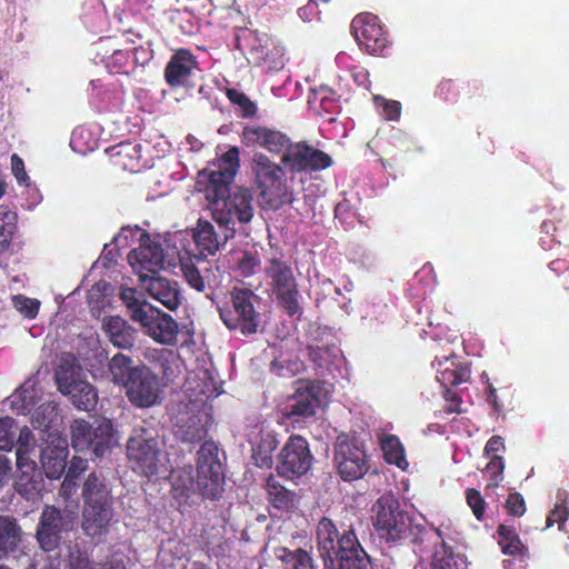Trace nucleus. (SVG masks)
Segmentation results:
<instances>
[{"mask_svg": "<svg viewBox=\"0 0 569 569\" xmlns=\"http://www.w3.org/2000/svg\"><path fill=\"white\" fill-rule=\"evenodd\" d=\"M220 392L221 385L212 370L198 368L188 375L179 402L173 409L177 413L174 435L181 441L194 442L204 438L201 410L208 400L218 397Z\"/></svg>", "mask_w": 569, "mask_h": 569, "instance_id": "1", "label": "nucleus"}, {"mask_svg": "<svg viewBox=\"0 0 569 569\" xmlns=\"http://www.w3.org/2000/svg\"><path fill=\"white\" fill-rule=\"evenodd\" d=\"M242 143L261 147L268 152L280 154L282 163L296 170H322L331 164L330 157L306 142L292 143L282 132L264 127L250 126L242 131Z\"/></svg>", "mask_w": 569, "mask_h": 569, "instance_id": "2", "label": "nucleus"}, {"mask_svg": "<svg viewBox=\"0 0 569 569\" xmlns=\"http://www.w3.org/2000/svg\"><path fill=\"white\" fill-rule=\"evenodd\" d=\"M251 170L259 190L261 206L270 210L293 203L297 197L298 174L311 171L290 169L281 160L274 162L262 152L253 153Z\"/></svg>", "mask_w": 569, "mask_h": 569, "instance_id": "3", "label": "nucleus"}, {"mask_svg": "<svg viewBox=\"0 0 569 569\" xmlns=\"http://www.w3.org/2000/svg\"><path fill=\"white\" fill-rule=\"evenodd\" d=\"M319 555L327 569H371V560L352 529L339 532L329 518L316 531Z\"/></svg>", "mask_w": 569, "mask_h": 569, "instance_id": "4", "label": "nucleus"}, {"mask_svg": "<svg viewBox=\"0 0 569 569\" xmlns=\"http://www.w3.org/2000/svg\"><path fill=\"white\" fill-rule=\"evenodd\" d=\"M172 491L177 499H189L192 493L214 499L222 491L223 476L218 458V447L204 442L198 451L197 478L190 466L177 469L171 475Z\"/></svg>", "mask_w": 569, "mask_h": 569, "instance_id": "5", "label": "nucleus"}, {"mask_svg": "<svg viewBox=\"0 0 569 569\" xmlns=\"http://www.w3.org/2000/svg\"><path fill=\"white\" fill-rule=\"evenodd\" d=\"M82 497V530L88 537L101 541L117 523L111 490L101 476L92 472L83 485Z\"/></svg>", "mask_w": 569, "mask_h": 569, "instance_id": "6", "label": "nucleus"}, {"mask_svg": "<svg viewBox=\"0 0 569 569\" xmlns=\"http://www.w3.org/2000/svg\"><path fill=\"white\" fill-rule=\"evenodd\" d=\"M413 519L392 493L379 497L371 507V522L378 536L387 541L417 539L425 527Z\"/></svg>", "mask_w": 569, "mask_h": 569, "instance_id": "7", "label": "nucleus"}, {"mask_svg": "<svg viewBox=\"0 0 569 569\" xmlns=\"http://www.w3.org/2000/svg\"><path fill=\"white\" fill-rule=\"evenodd\" d=\"M212 219L219 228H224V239L234 236L236 224L247 223L253 217L252 194L248 189L239 188L229 192L228 188L208 190Z\"/></svg>", "mask_w": 569, "mask_h": 569, "instance_id": "8", "label": "nucleus"}, {"mask_svg": "<svg viewBox=\"0 0 569 569\" xmlns=\"http://www.w3.org/2000/svg\"><path fill=\"white\" fill-rule=\"evenodd\" d=\"M134 240L138 241V247H134L128 253V262L138 274L139 281H141L142 276H154L164 269L166 264H168V259L160 244L151 240L150 236L138 227L123 228L114 238L118 247H124Z\"/></svg>", "mask_w": 569, "mask_h": 569, "instance_id": "9", "label": "nucleus"}, {"mask_svg": "<svg viewBox=\"0 0 569 569\" xmlns=\"http://www.w3.org/2000/svg\"><path fill=\"white\" fill-rule=\"evenodd\" d=\"M127 452L132 469L147 478L167 471V457L159 448V441L144 429L133 431Z\"/></svg>", "mask_w": 569, "mask_h": 569, "instance_id": "10", "label": "nucleus"}, {"mask_svg": "<svg viewBox=\"0 0 569 569\" xmlns=\"http://www.w3.org/2000/svg\"><path fill=\"white\" fill-rule=\"evenodd\" d=\"M77 520V505H67L63 509L47 506L37 529V539L41 549L52 551L58 548L63 535L73 530Z\"/></svg>", "mask_w": 569, "mask_h": 569, "instance_id": "11", "label": "nucleus"}, {"mask_svg": "<svg viewBox=\"0 0 569 569\" xmlns=\"http://www.w3.org/2000/svg\"><path fill=\"white\" fill-rule=\"evenodd\" d=\"M233 309H220V318L231 330H240L243 335L257 332L260 315L254 305L258 297L250 289L234 288L231 292Z\"/></svg>", "mask_w": 569, "mask_h": 569, "instance_id": "12", "label": "nucleus"}, {"mask_svg": "<svg viewBox=\"0 0 569 569\" xmlns=\"http://www.w3.org/2000/svg\"><path fill=\"white\" fill-rule=\"evenodd\" d=\"M72 446L77 451L92 450L97 458L103 457L116 443L112 423L109 420L90 425L76 420L71 426Z\"/></svg>", "mask_w": 569, "mask_h": 569, "instance_id": "13", "label": "nucleus"}, {"mask_svg": "<svg viewBox=\"0 0 569 569\" xmlns=\"http://www.w3.org/2000/svg\"><path fill=\"white\" fill-rule=\"evenodd\" d=\"M264 271L281 307L289 316L299 315L301 311L300 296L292 269L284 261L272 258Z\"/></svg>", "mask_w": 569, "mask_h": 569, "instance_id": "14", "label": "nucleus"}, {"mask_svg": "<svg viewBox=\"0 0 569 569\" xmlns=\"http://www.w3.org/2000/svg\"><path fill=\"white\" fill-rule=\"evenodd\" d=\"M133 322L138 323L141 332L154 342L173 346L178 340V323L168 313L153 305H144L133 313Z\"/></svg>", "mask_w": 569, "mask_h": 569, "instance_id": "15", "label": "nucleus"}, {"mask_svg": "<svg viewBox=\"0 0 569 569\" xmlns=\"http://www.w3.org/2000/svg\"><path fill=\"white\" fill-rule=\"evenodd\" d=\"M312 460L307 440L300 436H291L278 455L276 469L281 477L293 479L307 473Z\"/></svg>", "mask_w": 569, "mask_h": 569, "instance_id": "16", "label": "nucleus"}, {"mask_svg": "<svg viewBox=\"0 0 569 569\" xmlns=\"http://www.w3.org/2000/svg\"><path fill=\"white\" fill-rule=\"evenodd\" d=\"M244 42L250 62L268 71H278L284 67V48L273 42L268 34L251 31Z\"/></svg>", "mask_w": 569, "mask_h": 569, "instance_id": "17", "label": "nucleus"}, {"mask_svg": "<svg viewBox=\"0 0 569 569\" xmlns=\"http://www.w3.org/2000/svg\"><path fill=\"white\" fill-rule=\"evenodd\" d=\"M335 461L345 481L361 478L368 471L367 455L356 440L339 438L335 450Z\"/></svg>", "mask_w": 569, "mask_h": 569, "instance_id": "18", "label": "nucleus"}, {"mask_svg": "<svg viewBox=\"0 0 569 569\" xmlns=\"http://www.w3.org/2000/svg\"><path fill=\"white\" fill-rule=\"evenodd\" d=\"M126 388L129 400L140 408L154 406L160 400L159 379L144 366L132 370Z\"/></svg>", "mask_w": 569, "mask_h": 569, "instance_id": "19", "label": "nucleus"}, {"mask_svg": "<svg viewBox=\"0 0 569 569\" xmlns=\"http://www.w3.org/2000/svg\"><path fill=\"white\" fill-rule=\"evenodd\" d=\"M351 29L360 47L370 54H378L387 47V37L378 17L361 13L353 18Z\"/></svg>", "mask_w": 569, "mask_h": 569, "instance_id": "20", "label": "nucleus"}, {"mask_svg": "<svg viewBox=\"0 0 569 569\" xmlns=\"http://www.w3.org/2000/svg\"><path fill=\"white\" fill-rule=\"evenodd\" d=\"M322 388L317 382L303 381L284 408L283 415L295 422L311 417L322 402Z\"/></svg>", "mask_w": 569, "mask_h": 569, "instance_id": "21", "label": "nucleus"}, {"mask_svg": "<svg viewBox=\"0 0 569 569\" xmlns=\"http://www.w3.org/2000/svg\"><path fill=\"white\" fill-rule=\"evenodd\" d=\"M141 287L150 298L174 311L182 302V295L177 282L163 277H141Z\"/></svg>", "mask_w": 569, "mask_h": 569, "instance_id": "22", "label": "nucleus"}, {"mask_svg": "<svg viewBox=\"0 0 569 569\" xmlns=\"http://www.w3.org/2000/svg\"><path fill=\"white\" fill-rule=\"evenodd\" d=\"M31 451L28 448L17 449V467L21 477L16 487L17 491L28 500H33L42 489L41 476L37 471L36 462L30 457Z\"/></svg>", "mask_w": 569, "mask_h": 569, "instance_id": "23", "label": "nucleus"}, {"mask_svg": "<svg viewBox=\"0 0 569 569\" xmlns=\"http://www.w3.org/2000/svg\"><path fill=\"white\" fill-rule=\"evenodd\" d=\"M50 441L41 451V462L46 476L59 479L67 466L68 446L64 439L49 433Z\"/></svg>", "mask_w": 569, "mask_h": 569, "instance_id": "24", "label": "nucleus"}, {"mask_svg": "<svg viewBox=\"0 0 569 569\" xmlns=\"http://www.w3.org/2000/svg\"><path fill=\"white\" fill-rule=\"evenodd\" d=\"M239 169V150L237 147L230 148L218 159L209 169L208 190H217L219 188H228L232 182Z\"/></svg>", "mask_w": 569, "mask_h": 569, "instance_id": "25", "label": "nucleus"}, {"mask_svg": "<svg viewBox=\"0 0 569 569\" xmlns=\"http://www.w3.org/2000/svg\"><path fill=\"white\" fill-rule=\"evenodd\" d=\"M197 70L193 56L187 50L173 54L164 69V78L171 87H184Z\"/></svg>", "mask_w": 569, "mask_h": 569, "instance_id": "26", "label": "nucleus"}, {"mask_svg": "<svg viewBox=\"0 0 569 569\" xmlns=\"http://www.w3.org/2000/svg\"><path fill=\"white\" fill-rule=\"evenodd\" d=\"M56 381L60 392L63 395L72 392L78 385L86 381L83 369L71 353H62L59 357Z\"/></svg>", "mask_w": 569, "mask_h": 569, "instance_id": "27", "label": "nucleus"}, {"mask_svg": "<svg viewBox=\"0 0 569 569\" xmlns=\"http://www.w3.org/2000/svg\"><path fill=\"white\" fill-rule=\"evenodd\" d=\"M102 330L108 340L119 349H130L137 339V330L119 316L102 319Z\"/></svg>", "mask_w": 569, "mask_h": 569, "instance_id": "28", "label": "nucleus"}, {"mask_svg": "<svg viewBox=\"0 0 569 569\" xmlns=\"http://www.w3.org/2000/svg\"><path fill=\"white\" fill-rule=\"evenodd\" d=\"M43 391L39 387L37 376L28 378L10 397L11 408L19 415H26L42 399Z\"/></svg>", "mask_w": 569, "mask_h": 569, "instance_id": "29", "label": "nucleus"}, {"mask_svg": "<svg viewBox=\"0 0 569 569\" xmlns=\"http://www.w3.org/2000/svg\"><path fill=\"white\" fill-rule=\"evenodd\" d=\"M192 240L201 253L214 254L229 239H224V228H220L218 233L210 222L199 220L197 228L192 230Z\"/></svg>", "mask_w": 569, "mask_h": 569, "instance_id": "30", "label": "nucleus"}, {"mask_svg": "<svg viewBox=\"0 0 569 569\" xmlns=\"http://www.w3.org/2000/svg\"><path fill=\"white\" fill-rule=\"evenodd\" d=\"M437 380L445 387L457 386L468 380L469 369L449 357L437 359Z\"/></svg>", "mask_w": 569, "mask_h": 569, "instance_id": "31", "label": "nucleus"}, {"mask_svg": "<svg viewBox=\"0 0 569 569\" xmlns=\"http://www.w3.org/2000/svg\"><path fill=\"white\" fill-rule=\"evenodd\" d=\"M432 569H468L467 558L460 552H456L445 541L436 546L432 560Z\"/></svg>", "mask_w": 569, "mask_h": 569, "instance_id": "32", "label": "nucleus"}, {"mask_svg": "<svg viewBox=\"0 0 569 569\" xmlns=\"http://www.w3.org/2000/svg\"><path fill=\"white\" fill-rule=\"evenodd\" d=\"M279 445L277 435L271 430L262 429L260 438L253 443V459L260 468H270L272 466V452Z\"/></svg>", "mask_w": 569, "mask_h": 569, "instance_id": "33", "label": "nucleus"}, {"mask_svg": "<svg viewBox=\"0 0 569 569\" xmlns=\"http://www.w3.org/2000/svg\"><path fill=\"white\" fill-rule=\"evenodd\" d=\"M21 541V529L16 520L0 517V559L14 552Z\"/></svg>", "mask_w": 569, "mask_h": 569, "instance_id": "34", "label": "nucleus"}, {"mask_svg": "<svg viewBox=\"0 0 569 569\" xmlns=\"http://www.w3.org/2000/svg\"><path fill=\"white\" fill-rule=\"evenodd\" d=\"M310 358L319 369L328 372L338 369L343 361L340 349L335 345L311 347Z\"/></svg>", "mask_w": 569, "mask_h": 569, "instance_id": "35", "label": "nucleus"}, {"mask_svg": "<svg viewBox=\"0 0 569 569\" xmlns=\"http://www.w3.org/2000/svg\"><path fill=\"white\" fill-rule=\"evenodd\" d=\"M168 246H172V252L166 254L168 259V266L171 264V260L174 256L179 259L180 263L186 261L191 256V249L189 248L192 240V230H179L170 233L166 240Z\"/></svg>", "mask_w": 569, "mask_h": 569, "instance_id": "36", "label": "nucleus"}, {"mask_svg": "<svg viewBox=\"0 0 569 569\" xmlns=\"http://www.w3.org/2000/svg\"><path fill=\"white\" fill-rule=\"evenodd\" d=\"M381 450L386 461L397 466L401 470H406L409 466L405 448L398 437L393 435H385L380 439Z\"/></svg>", "mask_w": 569, "mask_h": 569, "instance_id": "37", "label": "nucleus"}, {"mask_svg": "<svg viewBox=\"0 0 569 569\" xmlns=\"http://www.w3.org/2000/svg\"><path fill=\"white\" fill-rule=\"evenodd\" d=\"M274 556L283 563V569H313L311 556L302 550H289L284 547L274 549Z\"/></svg>", "mask_w": 569, "mask_h": 569, "instance_id": "38", "label": "nucleus"}, {"mask_svg": "<svg viewBox=\"0 0 569 569\" xmlns=\"http://www.w3.org/2000/svg\"><path fill=\"white\" fill-rule=\"evenodd\" d=\"M266 488L269 501L274 508L289 510L295 507V493L281 486L273 477L268 478Z\"/></svg>", "mask_w": 569, "mask_h": 569, "instance_id": "39", "label": "nucleus"}, {"mask_svg": "<svg viewBox=\"0 0 569 569\" xmlns=\"http://www.w3.org/2000/svg\"><path fill=\"white\" fill-rule=\"evenodd\" d=\"M498 543L505 555L523 556L526 547L521 542L513 527L500 525L497 530Z\"/></svg>", "mask_w": 569, "mask_h": 569, "instance_id": "40", "label": "nucleus"}, {"mask_svg": "<svg viewBox=\"0 0 569 569\" xmlns=\"http://www.w3.org/2000/svg\"><path fill=\"white\" fill-rule=\"evenodd\" d=\"M67 396L70 397L72 403L80 410H92L98 401V395L94 388L86 380L78 385L72 392Z\"/></svg>", "mask_w": 569, "mask_h": 569, "instance_id": "41", "label": "nucleus"}, {"mask_svg": "<svg viewBox=\"0 0 569 569\" xmlns=\"http://www.w3.org/2000/svg\"><path fill=\"white\" fill-rule=\"evenodd\" d=\"M569 517V495L566 491H559L556 497V503L547 517V528L558 525L559 530H563Z\"/></svg>", "mask_w": 569, "mask_h": 569, "instance_id": "42", "label": "nucleus"}, {"mask_svg": "<svg viewBox=\"0 0 569 569\" xmlns=\"http://www.w3.org/2000/svg\"><path fill=\"white\" fill-rule=\"evenodd\" d=\"M133 369L131 368V359L118 353L109 362V377L114 383L127 386Z\"/></svg>", "mask_w": 569, "mask_h": 569, "instance_id": "43", "label": "nucleus"}, {"mask_svg": "<svg viewBox=\"0 0 569 569\" xmlns=\"http://www.w3.org/2000/svg\"><path fill=\"white\" fill-rule=\"evenodd\" d=\"M17 214L7 206H0V252L7 250L16 231Z\"/></svg>", "mask_w": 569, "mask_h": 569, "instance_id": "44", "label": "nucleus"}, {"mask_svg": "<svg viewBox=\"0 0 569 569\" xmlns=\"http://www.w3.org/2000/svg\"><path fill=\"white\" fill-rule=\"evenodd\" d=\"M58 407L49 401L44 402L32 415L31 423L36 429L48 430L58 421Z\"/></svg>", "mask_w": 569, "mask_h": 569, "instance_id": "45", "label": "nucleus"}, {"mask_svg": "<svg viewBox=\"0 0 569 569\" xmlns=\"http://www.w3.org/2000/svg\"><path fill=\"white\" fill-rule=\"evenodd\" d=\"M505 461L501 456L495 455L485 468V473L489 477L487 488H497L503 480Z\"/></svg>", "mask_w": 569, "mask_h": 569, "instance_id": "46", "label": "nucleus"}, {"mask_svg": "<svg viewBox=\"0 0 569 569\" xmlns=\"http://www.w3.org/2000/svg\"><path fill=\"white\" fill-rule=\"evenodd\" d=\"M12 305L14 309L27 319H34L40 308V301L38 299L29 298L23 295L13 296Z\"/></svg>", "mask_w": 569, "mask_h": 569, "instance_id": "47", "label": "nucleus"}, {"mask_svg": "<svg viewBox=\"0 0 569 569\" xmlns=\"http://www.w3.org/2000/svg\"><path fill=\"white\" fill-rule=\"evenodd\" d=\"M336 100L335 92L328 86H320L310 90L308 103L311 108L328 110V104Z\"/></svg>", "mask_w": 569, "mask_h": 569, "instance_id": "48", "label": "nucleus"}, {"mask_svg": "<svg viewBox=\"0 0 569 569\" xmlns=\"http://www.w3.org/2000/svg\"><path fill=\"white\" fill-rule=\"evenodd\" d=\"M373 102L376 107L378 108L380 114L386 120H398L401 114V104L400 102L396 100H387L386 98L381 96H375Z\"/></svg>", "mask_w": 569, "mask_h": 569, "instance_id": "49", "label": "nucleus"}, {"mask_svg": "<svg viewBox=\"0 0 569 569\" xmlns=\"http://www.w3.org/2000/svg\"><path fill=\"white\" fill-rule=\"evenodd\" d=\"M181 271L184 279L197 291H203L206 288L204 278L201 276L200 270L189 260L180 263Z\"/></svg>", "mask_w": 569, "mask_h": 569, "instance_id": "50", "label": "nucleus"}, {"mask_svg": "<svg viewBox=\"0 0 569 569\" xmlns=\"http://www.w3.org/2000/svg\"><path fill=\"white\" fill-rule=\"evenodd\" d=\"M14 420L10 417L0 418V450H11L14 443Z\"/></svg>", "mask_w": 569, "mask_h": 569, "instance_id": "51", "label": "nucleus"}, {"mask_svg": "<svg viewBox=\"0 0 569 569\" xmlns=\"http://www.w3.org/2000/svg\"><path fill=\"white\" fill-rule=\"evenodd\" d=\"M120 298L124 306L128 309V313L130 319L133 321V313L142 308L144 305H149L146 299H140L137 297V292L132 288H121Z\"/></svg>", "mask_w": 569, "mask_h": 569, "instance_id": "52", "label": "nucleus"}, {"mask_svg": "<svg viewBox=\"0 0 569 569\" xmlns=\"http://www.w3.org/2000/svg\"><path fill=\"white\" fill-rule=\"evenodd\" d=\"M130 66V54L124 50H116L107 61V67L110 68L113 72L118 73H128V68Z\"/></svg>", "mask_w": 569, "mask_h": 569, "instance_id": "53", "label": "nucleus"}, {"mask_svg": "<svg viewBox=\"0 0 569 569\" xmlns=\"http://www.w3.org/2000/svg\"><path fill=\"white\" fill-rule=\"evenodd\" d=\"M284 360H274L271 365V370L282 377H291L303 370V363L295 360L284 365Z\"/></svg>", "mask_w": 569, "mask_h": 569, "instance_id": "54", "label": "nucleus"}, {"mask_svg": "<svg viewBox=\"0 0 569 569\" xmlns=\"http://www.w3.org/2000/svg\"><path fill=\"white\" fill-rule=\"evenodd\" d=\"M11 171L20 186L30 187V177L26 171L23 160L18 154L11 156Z\"/></svg>", "mask_w": 569, "mask_h": 569, "instance_id": "55", "label": "nucleus"}, {"mask_svg": "<svg viewBox=\"0 0 569 569\" xmlns=\"http://www.w3.org/2000/svg\"><path fill=\"white\" fill-rule=\"evenodd\" d=\"M506 509L515 517H521L526 512V503L523 497L518 492H512L506 500Z\"/></svg>", "mask_w": 569, "mask_h": 569, "instance_id": "56", "label": "nucleus"}, {"mask_svg": "<svg viewBox=\"0 0 569 569\" xmlns=\"http://www.w3.org/2000/svg\"><path fill=\"white\" fill-rule=\"evenodd\" d=\"M467 502L469 507L472 509L473 515L477 519H481L485 511V500L481 497L480 492L476 489H469L467 491Z\"/></svg>", "mask_w": 569, "mask_h": 569, "instance_id": "57", "label": "nucleus"}, {"mask_svg": "<svg viewBox=\"0 0 569 569\" xmlns=\"http://www.w3.org/2000/svg\"><path fill=\"white\" fill-rule=\"evenodd\" d=\"M260 266V261L252 254H244L238 262V270L243 277L252 276Z\"/></svg>", "mask_w": 569, "mask_h": 569, "instance_id": "58", "label": "nucleus"}, {"mask_svg": "<svg viewBox=\"0 0 569 569\" xmlns=\"http://www.w3.org/2000/svg\"><path fill=\"white\" fill-rule=\"evenodd\" d=\"M27 188V199H26V207L29 210L34 209L41 201H42V194L40 190L30 183V187Z\"/></svg>", "mask_w": 569, "mask_h": 569, "instance_id": "59", "label": "nucleus"}, {"mask_svg": "<svg viewBox=\"0 0 569 569\" xmlns=\"http://www.w3.org/2000/svg\"><path fill=\"white\" fill-rule=\"evenodd\" d=\"M87 468H88L87 460H84L82 458L74 457L71 460V463H70L67 475L69 477L77 479L82 472H84L87 470Z\"/></svg>", "mask_w": 569, "mask_h": 569, "instance_id": "60", "label": "nucleus"}, {"mask_svg": "<svg viewBox=\"0 0 569 569\" xmlns=\"http://www.w3.org/2000/svg\"><path fill=\"white\" fill-rule=\"evenodd\" d=\"M505 449V442L503 439L499 436L491 437L485 447V455L487 456H495L497 452Z\"/></svg>", "mask_w": 569, "mask_h": 569, "instance_id": "61", "label": "nucleus"}, {"mask_svg": "<svg viewBox=\"0 0 569 569\" xmlns=\"http://www.w3.org/2000/svg\"><path fill=\"white\" fill-rule=\"evenodd\" d=\"M76 480L77 479L69 477L68 475L66 476L59 491V495L66 500L69 499L77 490Z\"/></svg>", "mask_w": 569, "mask_h": 569, "instance_id": "62", "label": "nucleus"}, {"mask_svg": "<svg viewBox=\"0 0 569 569\" xmlns=\"http://www.w3.org/2000/svg\"><path fill=\"white\" fill-rule=\"evenodd\" d=\"M300 19L303 21H311L315 16L318 14V8L315 0H310L306 6L298 10Z\"/></svg>", "mask_w": 569, "mask_h": 569, "instance_id": "63", "label": "nucleus"}, {"mask_svg": "<svg viewBox=\"0 0 569 569\" xmlns=\"http://www.w3.org/2000/svg\"><path fill=\"white\" fill-rule=\"evenodd\" d=\"M18 448L29 449L33 450V437L32 432L28 427H23L20 430L19 438H18Z\"/></svg>", "mask_w": 569, "mask_h": 569, "instance_id": "64", "label": "nucleus"}]
</instances>
